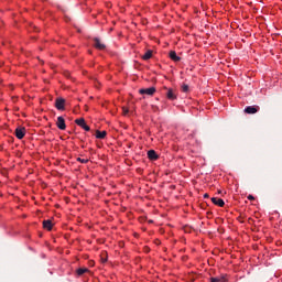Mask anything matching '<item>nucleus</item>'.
Masks as SVG:
<instances>
[{"instance_id":"nucleus-1","label":"nucleus","mask_w":282,"mask_h":282,"mask_svg":"<svg viewBox=\"0 0 282 282\" xmlns=\"http://www.w3.org/2000/svg\"><path fill=\"white\" fill-rule=\"evenodd\" d=\"M139 94L142 96H153V94H155V87L142 88L139 90Z\"/></svg>"},{"instance_id":"nucleus-2","label":"nucleus","mask_w":282,"mask_h":282,"mask_svg":"<svg viewBox=\"0 0 282 282\" xmlns=\"http://www.w3.org/2000/svg\"><path fill=\"white\" fill-rule=\"evenodd\" d=\"M56 127H57V129H59L61 131H65V129H67V126L65 124V118H63V117H57Z\"/></svg>"},{"instance_id":"nucleus-3","label":"nucleus","mask_w":282,"mask_h":282,"mask_svg":"<svg viewBox=\"0 0 282 282\" xmlns=\"http://www.w3.org/2000/svg\"><path fill=\"white\" fill-rule=\"evenodd\" d=\"M75 122L78 127H82V129H84V131H90V128H89V126H87V122H85L84 118L76 119Z\"/></svg>"},{"instance_id":"nucleus-4","label":"nucleus","mask_w":282,"mask_h":282,"mask_svg":"<svg viewBox=\"0 0 282 282\" xmlns=\"http://www.w3.org/2000/svg\"><path fill=\"white\" fill-rule=\"evenodd\" d=\"M15 138H18V140H23V138H25V128L24 127H19L15 129Z\"/></svg>"},{"instance_id":"nucleus-5","label":"nucleus","mask_w":282,"mask_h":282,"mask_svg":"<svg viewBox=\"0 0 282 282\" xmlns=\"http://www.w3.org/2000/svg\"><path fill=\"white\" fill-rule=\"evenodd\" d=\"M94 47H96V50H106L107 45H105L100 39L98 37H94Z\"/></svg>"},{"instance_id":"nucleus-6","label":"nucleus","mask_w":282,"mask_h":282,"mask_svg":"<svg viewBox=\"0 0 282 282\" xmlns=\"http://www.w3.org/2000/svg\"><path fill=\"white\" fill-rule=\"evenodd\" d=\"M55 107L58 109V111H63L65 109V99L64 98H57L55 100Z\"/></svg>"},{"instance_id":"nucleus-7","label":"nucleus","mask_w":282,"mask_h":282,"mask_svg":"<svg viewBox=\"0 0 282 282\" xmlns=\"http://www.w3.org/2000/svg\"><path fill=\"white\" fill-rule=\"evenodd\" d=\"M166 89H167V91L165 94L166 98L169 100H175L177 98V94L175 93V90L172 88H166Z\"/></svg>"},{"instance_id":"nucleus-8","label":"nucleus","mask_w":282,"mask_h":282,"mask_svg":"<svg viewBox=\"0 0 282 282\" xmlns=\"http://www.w3.org/2000/svg\"><path fill=\"white\" fill-rule=\"evenodd\" d=\"M259 111V106H248L245 108V113H257Z\"/></svg>"},{"instance_id":"nucleus-9","label":"nucleus","mask_w":282,"mask_h":282,"mask_svg":"<svg viewBox=\"0 0 282 282\" xmlns=\"http://www.w3.org/2000/svg\"><path fill=\"white\" fill-rule=\"evenodd\" d=\"M212 202H213V204H215V206H219L220 208H224V206L226 205L224 199L218 198V197H213Z\"/></svg>"},{"instance_id":"nucleus-10","label":"nucleus","mask_w":282,"mask_h":282,"mask_svg":"<svg viewBox=\"0 0 282 282\" xmlns=\"http://www.w3.org/2000/svg\"><path fill=\"white\" fill-rule=\"evenodd\" d=\"M170 58L171 61H174V63H180V61H182V57L177 56L175 51L170 52Z\"/></svg>"},{"instance_id":"nucleus-11","label":"nucleus","mask_w":282,"mask_h":282,"mask_svg":"<svg viewBox=\"0 0 282 282\" xmlns=\"http://www.w3.org/2000/svg\"><path fill=\"white\" fill-rule=\"evenodd\" d=\"M148 158H149V160L155 161L160 156L158 155V152H155V150H150V151H148Z\"/></svg>"},{"instance_id":"nucleus-12","label":"nucleus","mask_w":282,"mask_h":282,"mask_svg":"<svg viewBox=\"0 0 282 282\" xmlns=\"http://www.w3.org/2000/svg\"><path fill=\"white\" fill-rule=\"evenodd\" d=\"M96 138L98 140H105V138H107V131L97 130L96 131Z\"/></svg>"},{"instance_id":"nucleus-13","label":"nucleus","mask_w":282,"mask_h":282,"mask_svg":"<svg viewBox=\"0 0 282 282\" xmlns=\"http://www.w3.org/2000/svg\"><path fill=\"white\" fill-rule=\"evenodd\" d=\"M54 227V224L52 223V220H44L43 221V228H45V230H52V228Z\"/></svg>"},{"instance_id":"nucleus-14","label":"nucleus","mask_w":282,"mask_h":282,"mask_svg":"<svg viewBox=\"0 0 282 282\" xmlns=\"http://www.w3.org/2000/svg\"><path fill=\"white\" fill-rule=\"evenodd\" d=\"M153 56V51L149 50L142 55L143 61H149Z\"/></svg>"},{"instance_id":"nucleus-15","label":"nucleus","mask_w":282,"mask_h":282,"mask_svg":"<svg viewBox=\"0 0 282 282\" xmlns=\"http://www.w3.org/2000/svg\"><path fill=\"white\" fill-rule=\"evenodd\" d=\"M210 282H228V279H226V276H221V278H212Z\"/></svg>"},{"instance_id":"nucleus-16","label":"nucleus","mask_w":282,"mask_h":282,"mask_svg":"<svg viewBox=\"0 0 282 282\" xmlns=\"http://www.w3.org/2000/svg\"><path fill=\"white\" fill-rule=\"evenodd\" d=\"M86 272H89V269H87V268L77 269L78 276H83V274H85Z\"/></svg>"},{"instance_id":"nucleus-17","label":"nucleus","mask_w":282,"mask_h":282,"mask_svg":"<svg viewBox=\"0 0 282 282\" xmlns=\"http://www.w3.org/2000/svg\"><path fill=\"white\" fill-rule=\"evenodd\" d=\"M188 85H186V84H183L182 85V91L184 93V94H187V91H188Z\"/></svg>"},{"instance_id":"nucleus-18","label":"nucleus","mask_w":282,"mask_h":282,"mask_svg":"<svg viewBox=\"0 0 282 282\" xmlns=\"http://www.w3.org/2000/svg\"><path fill=\"white\" fill-rule=\"evenodd\" d=\"M122 111H123V116H127L129 113V108L123 107Z\"/></svg>"},{"instance_id":"nucleus-19","label":"nucleus","mask_w":282,"mask_h":282,"mask_svg":"<svg viewBox=\"0 0 282 282\" xmlns=\"http://www.w3.org/2000/svg\"><path fill=\"white\" fill-rule=\"evenodd\" d=\"M78 160V162H82V164H87V162H89L88 160H85V159H77Z\"/></svg>"},{"instance_id":"nucleus-20","label":"nucleus","mask_w":282,"mask_h":282,"mask_svg":"<svg viewBox=\"0 0 282 282\" xmlns=\"http://www.w3.org/2000/svg\"><path fill=\"white\" fill-rule=\"evenodd\" d=\"M247 199H249L250 202H254V196L248 195V196H247Z\"/></svg>"},{"instance_id":"nucleus-21","label":"nucleus","mask_w":282,"mask_h":282,"mask_svg":"<svg viewBox=\"0 0 282 282\" xmlns=\"http://www.w3.org/2000/svg\"><path fill=\"white\" fill-rule=\"evenodd\" d=\"M152 109L154 110V111H159V107L158 106H152Z\"/></svg>"},{"instance_id":"nucleus-22","label":"nucleus","mask_w":282,"mask_h":282,"mask_svg":"<svg viewBox=\"0 0 282 282\" xmlns=\"http://www.w3.org/2000/svg\"><path fill=\"white\" fill-rule=\"evenodd\" d=\"M102 263H107V258H101Z\"/></svg>"},{"instance_id":"nucleus-23","label":"nucleus","mask_w":282,"mask_h":282,"mask_svg":"<svg viewBox=\"0 0 282 282\" xmlns=\"http://www.w3.org/2000/svg\"><path fill=\"white\" fill-rule=\"evenodd\" d=\"M204 197H205V199L208 198V194H205Z\"/></svg>"}]
</instances>
